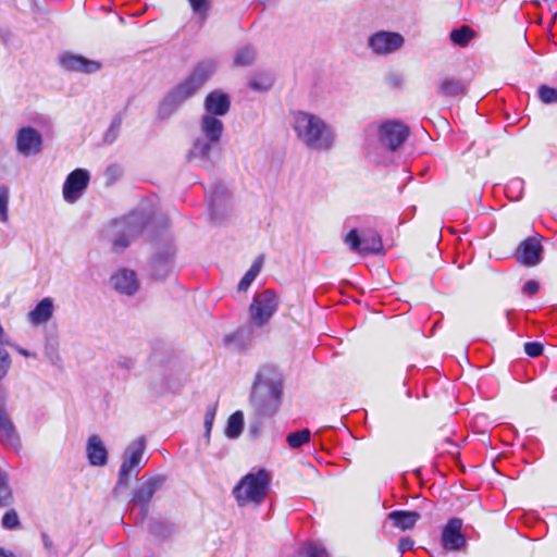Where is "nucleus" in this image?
<instances>
[{
    "mask_svg": "<svg viewBox=\"0 0 557 557\" xmlns=\"http://www.w3.org/2000/svg\"><path fill=\"white\" fill-rule=\"evenodd\" d=\"M283 375L273 366L265 364L256 373L250 403L259 418L273 417L282 403Z\"/></svg>",
    "mask_w": 557,
    "mask_h": 557,
    "instance_id": "1",
    "label": "nucleus"
},
{
    "mask_svg": "<svg viewBox=\"0 0 557 557\" xmlns=\"http://www.w3.org/2000/svg\"><path fill=\"white\" fill-rule=\"evenodd\" d=\"M216 71V62L206 59L198 62L188 76L172 88L159 104L158 117L166 120L173 115L183 103L191 98Z\"/></svg>",
    "mask_w": 557,
    "mask_h": 557,
    "instance_id": "2",
    "label": "nucleus"
},
{
    "mask_svg": "<svg viewBox=\"0 0 557 557\" xmlns=\"http://www.w3.org/2000/svg\"><path fill=\"white\" fill-rule=\"evenodd\" d=\"M216 71V62L206 59L198 62L188 76L172 88L159 104L158 117L166 120L173 115L183 103L191 98Z\"/></svg>",
    "mask_w": 557,
    "mask_h": 557,
    "instance_id": "3",
    "label": "nucleus"
},
{
    "mask_svg": "<svg viewBox=\"0 0 557 557\" xmlns=\"http://www.w3.org/2000/svg\"><path fill=\"white\" fill-rule=\"evenodd\" d=\"M292 126L298 140L309 150L326 152L336 144L334 127L317 114L294 112Z\"/></svg>",
    "mask_w": 557,
    "mask_h": 557,
    "instance_id": "4",
    "label": "nucleus"
},
{
    "mask_svg": "<svg viewBox=\"0 0 557 557\" xmlns=\"http://www.w3.org/2000/svg\"><path fill=\"white\" fill-rule=\"evenodd\" d=\"M376 136L377 143L367 139L366 149L369 158L379 164L382 160L377 150L397 151L408 138L409 128L397 121H385L376 127Z\"/></svg>",
    "mask_w": 557,
    "mask_h": 557,
    "instance_id": "5",
    "label": "nucleus"
},
{
    "mask_svg": "<svg viewBox=\"0 0 557 557\" xmlns=\"http://www.w3.org/2000/svg\"><path fill=\"white\" fill-rule=\"evenodd\" d=\"M148 219L143 211H134L127 216L114 220L108 227V237L115 252L125 250L144 231Z\"/></svg>",
    "mask_w": 557,
    "mask_h": 557,
    "instance_id": "6",
    "label": "nucleus"
},
{
    "mask_svg": "<svg viewBox=\"0 0 557 557\" xmlns=\"http://www.w3.org/2000/svg\"><path fill=\"white\" fill-rule=\"evenodd\" d=\"M271 478L265 469L246 474L234 487L233 495L239 506L253 503L260 505L267 494Z\"/></svg>",
    "mask_w": 557,
    "mask_h": 557,
    "instance_id": "7",
    "label": "nucleus"
},
{
    "mask_svg": "<svg viewBox=\"0 0 557 557\" xmlns=\"http://www.w3.org/2000/svg\"><path fill=\"white\" fill-rule=\"evenodd\" d=\"M145 450L146 440L144 436L133 441L126 447L122 457L116 486L127 485L133 476L136 478L138 475Z\"/></svg>",
    "mask_w": 557,
    "mask_h": 557,
    "instance_id": "8",
    "label": "nucleus"
},
{
    "mask_svg": "<svg viewBox=\"0 0 557 557\" xmlns=\"http://www.w3.org/2000/svg\"><path fill=\"white\" fill-rule=\"evenodd\" d=\"M278 309V298L271 289L256 294L250 307V320L253 326L265 325Z\"/></svg>",
    "mask_w": 557,
    "mask_h": 557,
    "instance_id": "9",
    "label": "nucleus"
},
{
    "mask_svg": "<svg viewBox=\"0 0 557 557\" xmlns=\"http://www.w3.org/2000/svg\"><path fill=\"white\" fill-rule=\"evenodd\" d=\"M166 480L165 475L156 474L143 481V483L134 491L132 505L138 509V520L144 521L149 511V503L154 493L159 491Z\"/></svg>",
    "mask_w": 557,
    "mask_h": 557,
    "instance_id": "10",
    "label": "nucleus"
},
{
    "mask_svg": "<svg viewBox=\"0 0 557 557\" xmlns=\"http://www.w3.org/2000/svg\"><path fill=\"white\" fill-rule=\"evenodd\" d=\"M349 248L361 255H375L383 248L381 236L374 231H364L361 234L352 228L345 237Z\"/></svg>",
    "mask_w": 557,
    "mask_h": 557,
    "instance_id": "11",
    "label": "nucleus"
},
{
    "mask_svg": "<svg viewBox=\"0 0 557 557\" xmlns=\"http://www.w3.org/2000/svg\"><path fill=\"white\" fill-rule=\"evenodd\" d=\"M174 247L171 238L165 239V245L157 249L149 262V273L156 280L165 278L173 269Z\"/></svg>",
    "mask_w": 557,
    "mask_h": 557,
    "instance_id": "12",
    "label": "nucleus"
},
{
    "mask_svg": "<svg viewBox=\"0 0 557 557\" xmlns=\"http://www.w3.org/2000/svg\"><path fill=\"white\" fill-rule=\"evenodd\" d=\"M90 181L89 172L85 169H75L65 178L62 194L69 203L76 202L87 189Z\"/></svg>",
    "mask_w": 557,
    "mask_h": 557,
    "instance_id": "13",
    "label": "nucleus"
},
{
    "mask_svg": "<svg viewBox=\"0 0 557 557\" xmlns=\"http://www.w3.org/2000/svg\"><path fill=\"white\" fill-rule=\"evenodd\" d=\"M7 398V394L0 391V443L8 448L17 450L21 447V441L5 409Z\"/></svg>",
    "mask_w": 557,
    "mask_h": 557,
    "instance_id": "14",
    "label": "nucleus"
},
{
    "mask_svg": "<svg viewBox=\"0 0 557 557\" xmlns=\"http://www.w3.org/2000/svg\"><path fill=\"white\" fill-rule=\"evenodd\" d=\"M15 141L16 151L24 157L35 156L39 153L42 148V136L32 126L17 129Z\"/></svg>",
    "mask_w": 557,
    "mask_h": 557,
    "instance_id": "15",
    "label": "nucleus"
},
{
    "mask_svg": "<svg viewBox=\"0 0 557 557\" xmlns=\"http://www.w3.org/2000/svg\"><path fill=\"white\" fill-rule=\"evenodd\" d=\"M462 520L450 518L444 525L441 536V543L445 550L457 552L467 545L466 536L461 532Z\"/></svg>",
    "mask_w": 557,
    "mask_h": 557,
    "instance_id": "16",
    "label": "nucleus"
},
{
    "mask_svg": "<svg viewBox=\"0 0 557 557\" xmlns=\"http://www.w3.org/2000/svg\"><path fill=\"white\" fill-rule=\"evenodd\" d=\"M404 44V38L398 33L377 32L370 36L368 40L369 48L375 54H388L398 50Z\"/></svg>",
    "mask_w": 557,
    "mask_h": 557,
    "instance_id": "17",
    "label": "nucleus"
},
{
    "mask_svg": "<svg viewBox=\"0 0 557 557\" xmlns=\"http://www.w3.org/2000/svg\"><path fill=\"white\" fill-rule=\"evenodd\" d=\"M60 66L69 72H81L84 74H94L101 70V63L87 59L81 54L64 52L59 55Z\"/></svg>",
    "mask_w": 557,
    "mask_h": 557,
    "instance_id": "18",
    "label": "nucleus"
},
{
    "mask_svg": "<svg viewBox=\"0 0 557 557\" xmlns=\"http://www.w3.org/2000/svg\"><path fill=\"white\" fill-rule=\"evenodd\" d=\"M543 247L539 239L529 237L518 247L516 257L518 261L527 267H534L542 259Z\"/></svg>",
    "mask_w": 557,
    "mask_h": 557,
    "instance_id": "19",
    "label": "nucleus"
},
{
    "mask_svg": "<svg viewBox=\"0 0 557 557\" xmlns=\"http://www.w3.org/2000/svg\"><path fill=\"white\" fill-rule=\"evenodd\" d=\"M110 281L115 290L128 296L134 295L139 287L136 273L127 269L117 271Z\"/></svg>",
    "mask_w": 557,
    "mask_h": 557,
    "instance_id": "20",
    "label": "nucleus"
},
{
    "mask_svg": "<svg viewBox=\"0 0 557 557\" xmlns=\"http://www.w3.org/2000/svg\"><path fill=\"white\" fill-rule=\"evenodd\" d=\"M212 145L213 143L201 137L195 139L193 147L187 153L188 162L208 169L211 164L210 154Z\"/></svg>",
    "mask_w": 557,
    "mask_h": 557,
    "instance_id": "21",
    "label": "nucleus"
},
{
    "mask_svg": "<svg viewBox=\"0 0 557 557\" xmlns=\"http://www.w3.org/2000/svg\"><path fill=\"white\" fill-rule=\"evenodd\" d=\"M231 100L227 94L221 90H212L205 99L207 114L222 116L230 111Z\"/></svg>",
    "mask_w": 557,
    "mask_h": 557,
    "instance_id": "22",
    "label": "nucleus"
},
{
    "mask_svg": "<svg viewBox=\"0 0 557 557\" xmlns=\"http://www.w3.org/2000/svg\"><path fill=\"white\" fill-rule=\"evenodd\" d=\"M86 453L91 466L102 467L108 462V450L99 435L92 434L87 440Z\"/></svg>",
    "mask_w": 557,
    "mask_h": 557,
    "instance_id": "23",
    "label": "nucleus"
},
{
    "mask_svg": "<svg viewBox=\"0 0 557 557\" xmlns=\"http://www.w3.org/2000/svg\"><path fill=\"white\" fill-rule=\"evenodd\" d=\"M224 125L221 120L216 116H212L210 114H205L201 119L200 129L205 135V139L216 144L220 141V138L223 133Z\"/></svg>",
    "mask_w": 557,
    "mask_h": 557,
    "instance_id": "24",
    "label": "nucleus"
},
{
    "mask_svg": "<svg viewBox=\"0 0 557 557\" xmlns=\"http://www.w3.org/2000/svg\"><path fill=\"white\" fill-rule=\"evenodd\" d=\"M53 301L46 297L28 313V320L34 325L47 323L53 315Z\"/></svg>",
    "mask_w": 557,
    "mask_h": 557,
    "instance_id": "25",
    "label": "nucleus"
},
{
    "mask_svg": "<svg viewBox=\"0 0 557 557\" xmlns=\"http://www.w3.org/2000/svg\"><path fill=\"white\" fill-rule=\"evenodd\" d=\"M420 517L419 512L408 510H395L387 515V519L392 521L393 525L403 531L413 529Z\"/></svg>",
    "mask_w": 557,
    "mask_h": 557,
    "instance_id": "26",
    "label": "nucleus"
},
{
    "mask_svg": "<svg viewBox=\"0 0 557 557\" xmlns=\"http://www.w3.org/2000/svg\"><path fill=\"white\" fill-rule=\"evenodd\" d=\"M13 503V490L10 485L9 473L0 467V508L8 507Z\"/></svg>",
    "mask_w": 557,
    "mask_h": 557,
    "instance_id": "27",
    "label": "nucleus"
},
{
    "mask_svg": "<svg viewBox=\"0 0 557 557\" xmlns=\"http://www.w3.org/2000/svg\"><path fill=\"white\" fill-rule=\"evenodd\" d=\"M244 429V413L239 410L232 413L225 426V436L235 440L240 436Z\"/></svg>",
    "mask_w": 557,
    "mask_h": 557,
    "instance_id": "28",
    "label": "nucleus"
},
{
    "mask_svg": "<svg viewBox=\"0 0 557 557\" xmlns=\"http://www.w3.org/2000/svg\"><path fill=\"white\" fill-rule=\"evenodd\" d=\"M466 86L462 81L454 78H444L438 84V94L443 96L456 97L463 94Z\"/></svg>",
    "mask_w": 557,
    "mask_h": 557,
    "instance_id": "29",
    "label": "nucleus"
},
{
    "mask_svg": "<svg viewBox=\"0 0 557 557\" xmlns=\"http://www.w3.org/2000/svg\"><path fill=\"white\" fill-rule=\"evenodd\" d=\"M256 58V50L251 45L239 48L234 55V64L236 66L251 65Z\"/></svg>",
    "mask_w": 557,
    "mask_h": 557,
    "instance_id": "30",
    "label": "nucleus"
},
{
    "mask_svg": "<svg viewBox=\"0 0 557 557\" xmlns=\"http://www.w3.org/2000/svg\"><path fill=\"white\" fill-rule=\"evenodd\" d=\"M273 76L268 72L256 74L249 83L251 89L259 92H267L273 85Z\"/></svg>",
    "mask_w": 557,
    "mask_h": 557,
    "instance_id": "31",
    "label": "nucleus"
},
{
    "mask_svg": "<svg viewBox=\"0 0 557 557\" xmlns=\"http://www.w3.org/2000/svg\"><path fill=\"white\" fill-rule=\"evenodd\" d=\"M449 37L455 45L466 47L474 37V32L468 25H462L459 28L453 29Z\"/></svg>",
    "mask_w": 557,
    "mask_h": 557,
    "instance_id": "32",
    "label": "nucleus"
},
{
    "mask_svg": "<svg viewBox=\"0 0 557 557\" xmlns=\"http://www.w3.org/2000/svg\"><path fill=\"white\" fill-rule=\"evenodd\" d=\"M123 119H124L123 112H119L114 115L109 128L107 129V132L103 135V141L106 144L111 145L117 139L121 127H122Z\"/></svg>",
    "mask_w": 557,
    "mask_h": 557,
    "instance_id": "33",
    "label": "nucleus"
},
{
    "mask_svg": "<svg viewBox=\"0 0 557 557\" xmlns=\"http://www.w3.org/2000/svg\"><path fill=\"white\" fill-rule=\"evenodd\" d=\"M261 264L262 257H259L250 267V269L245 273L243 278L239 281L238 290L244 292L251 285V283L255 281L256 276L259 274L261 270Z\"/></svg>",
    "mask_w": 557,
    "mask_h": 557,
    "instance_id": "34",
    "label": "nucleus"
},
{
    "mask_svg": "<svg viewBox=\"0 0 557 557\" xmlns=\"http://www.w3.org/2000/svg\"><path fill=\"white\" fill-rule=\"evenodd\" d=\"M311 432L309 429H302L292 432L286 436V442L290 448H300L310 441Z\"/></svg>",
    "mask_w": 557,
    "mask_h": 557,
    "instance_id": "35",
    "label": "nucleus"
},
{
    "mask_svg": "<svg viewBox=\"0 0 557 557\" xmlns=\"http://www.w3.org/2000/svg\"><path fill=\"white\" fill-rule=\"evenodd\" d=\"M216 408H218V404H212L211 406L208 407L207 411H206V414H205V440H206V444L208 445L210 443V436H211V431H212V426H213V423H214V419H215V414H216Z\"/></svg>",
    "mask_w": 557,
    "mask_h": 557,
    "instance_id": "36",
    "label": "nucleus"
},
{
    "mask_svg": "<svg viewBox=\"0 0 557 557\" xmlns=\"http://www.w3.org/2000/svg\"><path fill=\"white\" fill-rule=\"evenodd\" d=\"M300 555L304 557H329L326 549L315 542L307 543L301 548Z\"/></svg>",
    "mask_w": 557,
    "mask_h": 557,
    "instance_id": "37",
    "label": "nucleus"
},
{
    "mask_svg": "<svg viewBox=\"0 0 557 557\" xmlns=\"http://www.w3.org/2000/svg\"><path fill=\"white\" fill-rule=\"evenodd\" d=\"M540 100L545 104L557 103V88L541 85L537 90Z\"/></svg>",
    "mask_w": 557,
    "mask_h": 557,
    "instance_id": "38",
    "label": "nucleus"
},
{
    "mask_svg": "<svg viewBox=\"0 0 557 557\" xmlns=\"http://www.w3.org/2000/svg\"><path fill=\"white\" fill-rule=\"evenodd\" d=\"M9 189L5 186L0 187V221L7 223L9 220Z\"/></svg>",
    "mask_w": 557,
    "mask_h": 557,
    "instance_id": "39",
    "label": "nucleus"
},
{
    "mask_svg": "<svg viewBox=\"0 0 557 557\" xmlns=\"http://www.w3.org/2000/svg\"><path fill=\"white\" fill-rule=\"evenodd\" d=\"M1 524L7 530H14L20 525V518L17 512L14 509L8 510L2 519Z\"/></svg>",
    "mask_w": 557,
    "mask_h": 557,
    "instance_id": "40",
    "label": "nucleus"
},
{
    "mask_svg": "<svg viewBox=\"0 0 557 557\" xmlns=\"http://www.w3.org/2000/svg\"><path fill=\"white\" fill-rule=\"evenodd\" d=\"M188 2L195 14H198L201 17H207L210 9L209 0H188Z\"/></svg>",
    "mask_w": 557,
    "mask_h": 557,
    "instance_id": "41",
    "label": "nucleus"
},
{
    "mask_svg": "<svg viewBox=\"0 0 557 557\" xmlns=\"http://www.w3.org/2000/svg\"><path fill=\"white\" fill-rule=\"evenodd\" d=\"M45 355L52 364L59 366L61 363V357L54 344L48 343L45 346Z\"/></svg>",
    "mask_w": 557,
    "mask_h": 557,
    "instance_id": "42",
    "label": "nucleus"
},
{
    "mask_svg": "<svg viewBox=\"0 0 557 557\" xmlns=\"http://www.w3.org/2000/svg\"><path fill=\"white\" fill-rule=\"evenodd\" d=\"M543 345L539 342H527L524 344V352L530 357H539L543 354Z\"/></svg>",
    "mask_w": 557,
    "mask_h": 557,
    "instance_id": "43",
    "label": "nucleus"
},
{
    "mask_svg": "<svg viewBox=\"0 0 557 557\" xmlns=\"http://www.w3.org/2000/svg\"><path fill=\"white\" fill-rule=\"evenodd\" d=\"M11 358L5 349L0 348V380H2L10 368Z\"/></svg>",
    "mask_w": 557,
    "mask_h": 557,
    "instance_id": "44",
    "label": "nucleus"
},
{
    "mask_svg": "<svg viewBox=\"0 0 557 557\" xmlns=\"http://www.w3.org/2000/svg\"><path fill=\"white\" fill-rule=\"evenodd\" d=\"M172 529L173 528H169L166 524H164L163 522H157L154 523L152 527H151V530L150 532L153 534V535H158V536H168L169 534H171L172 532Z\"/></svg>",
    "mask_w": 557,
    "mask_h": 557,
    "instance_id": "45",
    "label": "nucleus"
},
{
    "mask_svg": "<svg viewBox=\"0 0 557 557\" xmlns=\"http://www.w3.org/2000/svg\"><path fill=\"white\" fill-rule=\"evenodd\" d=\"M40 537H41L44 547L47 550V553L50 554V555H57L58 554L57 547L53 544V542H52L51 537L49 536V534L46 533V532H41Z\"/></svg>",
    "mask_w": 557,
    "mask_h": 557,
    "instance_id": "46",
    "label": "nucleus"
},
{
    "mask_svg": "<svg viewBox=\"0 0 557 557\" xmlns=\"http://www.w3.org/2000/svg\"><path fill=\"white\" fill-rule=\"evenodd\" d=\"M539 288H540V285L536 281H528L525 282V284L523 285V293L529 295V296H533L534 294H536L539 292Z\"/></svg>",
    "mask_w": 557,
    "mask_h": 557,
    "instance_id": "47",
    "label": "nucleus"
},
{
    "mask_svg": "<svg viewBox=\"0 0 557 557\" xmlns=\"http://www.w3.org/2000/svg\"><path fill=\"white\" fill-rule=\"evenodd\" d=\"M116 364L121 369L131 370L135 366V360L129 357H119L116 360Z\"/></svg>",
    "mask_w": 557,
    "mask_h": 557,
    "instance_id": "48",
    "label": "nucleus"
},
{
    "mask_svg": "<svg viewBox=\"0 0 557 557\" xmlns=\"http://www.w3.org/2000/svg\"><path fill=\"white\" fill-rule=\"evenodd\" d=\"M414 542L410 537H401L398 544V550L400 554H404L407 550L413 548Z\"/></svg>",
    "mask_w": 557,
    "mask_h": 557,
    "instance_id": "49",
    "label": "nucleus"
},
{
    "mask_svg": "<svg viewBox=\"0 0 557 557\" xmlns=\"http://www.w3.org/2000/svg\"><path fill=\"white\" fill-rule=\"evenodd\" d=\"M523 184H524V182H523L522 180H520V178H515V180H512V181L509 183V185H508V190H511V189H512V190H517V191L521 193V191H522V189H523Z\"/></svg>",
    "mask_w": 557,
    "mask_h": 557,
    "instance_id": "50",
    "label": "nucleus"
},
{
    "mask_svg": "<svg viewBox=\"0 0 557 557\" xmlns=\"http://www.w3.org/2000/svg\"><path fill=\"white\" fill-rule=\"evenodd\" d=\"M220 201V191L216 190L212 195L211 203H210V213L211 215L215 214V205Z\"/></svg>",
    "mask_w": 557,
    "mask_h": 557,
    "instance_id": "51",
    "label": "nucleus"
},
{
    "mask_svg": "<svg viewBox=\"0 0 557 557\" xmlns=\"http://www.w3.org/2000/svg\"><path fill=\"white\" fill-rule=\"evenodd\" d=\"M0 557H15V555L12 552L0 548Z\"/></svg>",
    "mask_w": 557,
    "mask_h": 557,
    "instance_id": "52",
    "label": "nucleus"
},
{
    "mask_svg": "<svg viewBox=\"0 0 557 557\" xmlns=\"http://www.w3.org/2000/svg\"><path fill=\"white\" fill-rule=\"evenodd\" d=\"M243 332H244L243 330H238L235 334L227 336L226 342H230L233 337L240 336L243 334Z\"/></svg>",
    "mask_w": 557,
    "mask_h": 557,
    "instance_id": "53",
    "label": "nucleus"
},
{
    "mask_svg": "<svg viewBox=\"0 0 557 557\" xmlns=\"http://www.w3.org/2000/svg\"><path fill=\"white\" fill-rule=\"evenodd\" d=\"M18 352L22 355V356H25V357H29L30 356V352L26 349H18Z\"/></svg>",
    "mask_w": 557,
    "mask_h": 557,
    "instance_id": "54",
    "label": "nucleus"
},
{
    "mask_svg": "<svg viewBox=\"0 0 557 557\" xmlns=\"http://www.w3.org/2000/svg\"><path fill=\"white\" fill-rule=\"evenodd\" d=\"M446 443H447L449 446H453V447H455V448H456V445L453 443V441H450V440H446Z\"/></svg>",
    "mask_w": 557,
    "mask_h": 557,
    "instance_id": "55",
    "label": "nucleus"
},
{
    "mask_svg": "<svg viewBox=\"0 0 557 557\" xmlns=\"http://www.w3.org/2000/svg\"><path fill=\"white\" fill-rule=\"evenodd\" d=\"M400 81H401V78H400V77H395V79H394V84H398Z\"/></svg>",
    "mask_w": 557,
    "mask_h": 557,
    "instance_id": "56",
    "label": "nucleus"
}]
</instances>
